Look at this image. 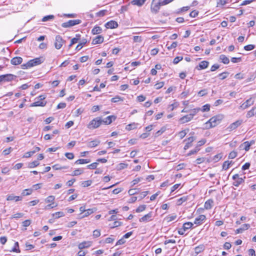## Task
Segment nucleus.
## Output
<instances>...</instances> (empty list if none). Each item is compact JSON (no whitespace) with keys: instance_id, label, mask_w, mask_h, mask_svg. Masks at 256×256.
Segmentation results:
<instances>
[{"instance_id":"obj_63","label":"nucleus","mask_w":256,"mask_h":256,"mask_svg":"<svg viewBox=\"0 0 256 256\" xmlns=\"http://www.w3.org/2000/svg\"><path fill=\"white\" fill-rule=\"evenodd\" d=\"M100 235V230H96L93 232V236L95 238H98Z\"/></svg>"},{"instance_id":"obj_31","label":"nucleus","mask_w":256,"mask_h":256,"mask_svg":"<svg viewBox=\"0 0 256 256\" xmlns=\"http://www.w3.org/2000/svg\"><path fill=\"white\" fill-rule=\"evenodd\" d=\"M102 31V29L100 26H94L92 30V33L94 34H100Z\"/></svg>"},{"instance_id":"obj_51","label":"nucleus","mask_w":256,"mask_h":256,"mask_svg":"<svg viewBox=\"0 0 256 256\" xmlns=\"http://www.w3.org/2000/svg\"><path fill=\"white\" fill-rule=\"evenodd\" d=\"M92 181L90 180L84 181L82 182V186L83 187H88L91 185Z\"/></svg>"},{"instance_id":"obj_9","label":"nucleus","mask_w":256,"mask_h":256,"mask_svg":"<svg viewBox=\"0 0 256 256\" xmlns=\"http://www.w3.org/2000/svg\"><path fill=\"white\" fill-rule=\"evenodd\" d=\"M254 99L252 98H250L248 100H246L240 106V108H241L242 110L246 109L250 107V106H252L254 104Z\"/></svg>"},{"instance_id":"obj_6","label":"nucleus","mask_w":256,"mask_h":256,"mask_svg":"<svg viewBox=\"0 0 256 256\" xmlns=\"http://www.w3.org/2000/svg\"><path fill=\"white\" fill-rule=\"evenodd\" d=\"M81 20H70L66 22H64L62 24L63 28H69L80 24Z\"/></svg>"},{"instance_id":"obj_20","label":"nucleus","mask_w":256,"mask_h":256,"mask_svg":"<svg viewBox=\"0 0 256 256\" xmlns=\"http://www.w3.org/2000/svg\"><path fill=\"white\" fill-rule=\"evenodd\" d=\"M192 119V116L189 114L181 118L180 119V122L182 124H184L190 121Z\"/></svg>"},{"instance_id":"obj_49","label":"nucleus","mask_w":256,"mask_h":256,"mask_svg":"<svg viewBox=\"0 0 256 256\" xmlns=\"http://www.w3.org/2000/svg\"><path fill=\"white\" fill-rule=\"evenodd\" d=\"M24 216V214L21 212L16 213L14 214H13L11 218H22Z\"/></svg>"},{"instance_id":"obj_54","label":"nucleus","mask_w":256,"mask_h":256,"mask_svg":"<svg viewBox=\"0 0 256 256\" xmlns=\"http://www.w3.org/2000/svg\"><path fill=\"white\" fill-rule=\"evenodd\" d=\"M142 179V178H138L134 180L131 182L132 184V186H134L135 184L140 182Z\"/></svg>"},{"instance_id":"obj_32","label":"nucleus","mask_w":256,"mask_h":256,"mask_svg":"<svg viewBox=\"0 0 256 256\" xmlns=\"http://www.w3.org/2000/svg\"><path fill=\"white\" fill-rule=\"evenodd\" d=\"M188 199V196H184L177 200L176 204L178 206L182 204L186 201Z\"/></svg>"},{"instance_id":"obj_10","label":"nucleus","mask_w":256,"mask_h":256,"mask_svg":"<svg viewBox=\"0 0 256 256\" xmlns=\"http://www.w3.org/2000/svg\"><path fill=\"white\" fill-rule=\"evenodd\" d=\"M206 216L204 215L201 214L198 216L196 217L194 221V224L197 225H200L202 224L206 220Z\"/></svg>"},{"instance_id":"obj_57","label":"nucleus","mask_w":256,"mask_h":256,"mask_svg":"<svg viewBox=\"0 0 256 256\" xmlns=\"http://www.w3.org/2000/svg\"><path fill=\"white\" fill-rule=\"evenodd\" d=\"M65 156L69 160H72L74 158V154L72 152H66Z\"/></svg>"},{"instance_id":"obj_8","label":"nucleus","mask_w":256,"mask_h":256,"mask_svg":"<svg viewBox=\"0 0 256 256\" xmlns=\"http://www.w3.org/2000/svg\"><path fill=\"white\" fill-rule=\"evenodd\" d=\"M232 178L234 180V182H233V185L238 187L241 184L244 182V178H245V176H244L243 178H240L238 174H236L232 176Z\"/></svg>"},{"instance_id":"obj_55","label":"nucleus","mask_w":256,"mask_h":256,"mask_svg":"<svg viewBox=\"0 0 256 256\" xmlns=\"http://www.w3.org/2000/svg\"><path fill=\"white\" fill-rule=\"evenodd\" d=\"M84 212L85 213L83 216V217H86L90 215V214L94 212V210L92 209H88L87 210H86Z\"/></svg>"},{"instance_id":"obj_46","label":"nucleus","mask_w":256,"mask_h":256,"mask_svg":"<svg viewBox=\"0 0 256 256\" xmlns=\"http://www.w3.org/2000/svg\"><path fill=\"white\" fill-rule=\"evenodd\" d=\"M146 208V206L144 204L140 206L136 210V212H140L144 211Z\"/></svg>"},{"instance_id":"obj_27","label":"nucleus","mask_w":256,"mask_h":256,"mask_svg":"<svg viewBox=\"0 0 256 256\" xmlns=\"http://www.w3.org/2000/svg\"><path fill=\"white\" fill-rule=\"evenodd\" d=\"M100 144V141L99 140H95L92 141H90L88 143V146L89 148H94L98 146Z\"/></svg>"},{"instance_id":"obj_38","label":"nucleus","mask_w":256,"mask_h":256,"mask_svg":"<svg viewBox=\"0 0 256 256\" xmlns=\"http://www.w3.org/2000/svg\"><path fill=\"white\" fill-rule=\"evenodd\" d=\"M204 250V246L203 245H200L195 248L194 252L196 254H198L200 252Z\"/></svg>"},{"instance_id":"obj_58","label":"nucleus","mask_w":256,"mask_h":256,"mask_svg":"<svg viewBox=\"0 0 256 256\" xmlns=\"http://www.w3.org/2000/svg\"><path fill=\"white\" fill-rule=\"evenodd\" d=\"M254 47H255L254 46L253 44H248V45L244 47V49L246 50H251L254 49Z\"/></svg>"},{"instance_id":"obj_45","label":"nucleus","mask_w":256,"mask_h":256,"mask_svg":"<svg viewBox=\"0 0 256 256\" xmlns=\"http://www.w3.org/2000/svg\"><path fill=\"white\" fill-rule=\"evenodd\" d=\"M52 168L55 170H59L62 169H67L68 168V166H60L58 164H54L52 166Z\"/></svg>"},{"instance_id":"obj_47","label":"nucleus","mask_w":256,"mask_h":256,"mask_svg":"<svg viewBox=\"0 0 256 256\" xmlns=\"http://www.w3.org/2000/svg\"><path fill=\"white\" fill-rule=\"evenodd\" d=\"M98 163V162H93L87 166V168L90 170H94L96 168Z\"/></svg>"},{"instance_id":"obj_4","label":"nucleus","mask_w":256,"mask_h":256,"mask_svg":"<svg viewBox=\"0 0 256 256\" xmlns=\"http://www.w3.org/2000/svg\"><path fill=\"white\" fill-rule=\"evenodd\" d=\"M163 6L162 4V2L160 0H152L151 6L150 10L153 14H157L160 9V6Z\"/></svg>"},{"instance_id":"obj_14","label":"nucleus","mask_w":256,"mask_h":256,"mask_svg":"<svg viewBox=\"0 0 256 256\" xmlns=\"http://www.w3.org/2000/svg\"><path fill=\"white\" fill-rule=\"evenodd\" d=\"M208 64L209 62L208 61L203 60L199 64L198 66L196 67V68L199 70L205 69L208 67Z\"/></svg>"},{"instance_id":"obj_23","label":"nucleus","mask_w":256,"mask_h":256,"mask_svg":"<svg viewBox=\"0 0 256 256\" xmlns=\"http://www.w3.org/2000/svg\"><path fill=\"white\" fill-rule=\"evenodd\" d=\"M214 204L213 200L210 199L206 200L204 204V208L206 210H210L212 208Z\"/></svg>"},{"instance_id":"obj_64","label":"nucleus","mask_w":256,"mask_h":256,"mask_svg":"<svg viewBox=\"0 0 256 256\" xmlns=\"http://www.w3.org/2000/svg\"><path fill=\"white\" fill-rule=\"evenodd\" d=\"M206 94H207V90H205V89L201 90L198 92V95L200 96H204L206 95Z\"/></svg>"},{"instance_id":"obj_16","label":"nucleus","mask_w":256,"mask_h":256,"mask_svg":"<svg viewBox=\"0 0 256 256\" xmlns=\"http://www.w3.org/2000/svg\"><path fill=\"white\" fill-rule=\"evenodd\" d=\"M118 26V23L114 20H110L105 24V26L107 28H114Z\"/></svg>"},{"instance_id":"obj_39","label":"nucleus","mask_w":256,"mask_h":256,"mask_svg":"<svg viewBox=\"0 0 256 256\" xmlns=\"http://www.w3.org/2000/svg\"><path fill=\"white\" fill-rule=\"evenodd\" d=\"M76 38H74L72 39V40L70 41V43L68 46L69 48L71 47L73 44L76 43L78 42V40H79L80 36L76 35Z\"/></svg>"},{"instance_id":"obj_5","label":"nucleus","mask_w":256,"mask_h":256,"mask_svg":"<svg viewBox=\"0 0 256 256\" xmlns=\"http://www.w3.org/2000/svg\"><path fill=\"white\" fill-rule=\"evenodd\" d=\"M64 43L65 40L62 39L61 36L57 35L56 36L54 44L56 49L60 50Z\"/></svg>"},{"instance_id":"obj_53","label":"nucleus","mask_w":256,"mask_h":256,"mask_svg":"<svg viewBox=\"0 0 256 256\" xmlns=\"http://www.w3.org/2000/svg\"><path fill=\"white\" fill-rule=\"evenodd\" d=\"M237 156V152L235 151L231 152L228 154V158L233 159Z\"/></svg>"},{"instance_id":"obj_56","label":"nucleus","mask_w":256,"mask_h":256,"mask_svg":"<svg viewBox=\"0 0 256 256\" xmlns=\"http://www.w3.org/2000/svg\"><path fill=\"white\" fill-rule=\"evenodd\" d=\"M200 150V148H198V146H196V148H194V149L190 150V152L188 154V156H190V155H192V154H196Z\"/></svg>"},{"instance_id":"obj_60","label":"nucleus","mask_w":256,"mask_h":256,"mask_svg":"<svg viewBox=\"0 0 256 256\" xmlns=\"http://www.w3.org/2000/svg\"><path fill=\"white\" fill-rule=\"evenodd\" d=\"M56 206H57V204H54V202H52V204H48L46 206L45 209L46 210H48V209H50V208H54L56 207Z\"/></svg>"},{"instance_id":"obj_2","label":"nucleus","mask_w":256,"mask_h":256,"mask_svg":"<svg viewBox=\"0 0 256 256\" xmlns=\"http://www.w3.org/2000/svg\"><path fill=\"white\" fill-rule=\"evenodd\" d=\"M222 115H218L212 117L206 122V125L209 124L208 128L215 127L223 119Z\"/></svg>"},{"instance_id":"obj_44","label":"nucleus","mask_w":256,"mask_h":256,"mask_svg":"<svg viewBox=\"0 0 256 256\" xmlns=\"http://www.w3.org/2000/svg\"><path fill=\"white\" fill-rule=\"evenodd\" d=\"M123 100V98L120 96H116L111 99V102H122Z\"/></svg>"},{"instance_id":"obj_13","label":"nucleus","mask_w":256,"mask_h":256,"mask_svg":"<svg viewBox=\"0 0 256 256\" xmlns=\"http://www.w3.org/2000/svg\"><path fill=\"white\" fill-rule=\"evenodd\" d=\"M152 212H150L140 218L139 221L140 222H148L152 220Z\"/></svg>"},{"instance_id":"obj_35","label":"nucleus","mask_w":256,"mask_h":256,"mask_svg":"<svg viewBox=\"0 0 256 256\" xmlns=\"http://www.w3.org/2000/svg\"><path fill=\"white\" fill-rule=\"evenodd\" d=\"M138 124L136 123H132L130 124H129L126 126V130H132L134 129L137 128Z\"/></svg>"},{"instance_id":"obj_34","label":"nucleus","mask_w":256,"mask_h":256,"mask_svg":"<svg viewBox=\"0 0 256 256\" xmlns=\"http://www.w3.org/2000/svg\"><path fill=\"white\" fill-rule=\"evenodd\" d=\"M232 163V161H225L222 164V169L224 170H227L230 168Z\"/></svg>"},{"instance_id":"obj_30","label":"nucleus","mask_w":256,"mask_h":256,"mask_svg":"<svg viewBox=\"0 0 256 256\" xmlns=\"http://www.w3.org/2000/svg\"><path fill=\"white\" fill-rule=\"evenodd\" d=\"M84 172V170L81 168H77L73 171L72 174H70L72 176H77L82 174Z\"/></svg>"},{"instance_id":"obj_26","label":"nucleus","mask_w":256,"mask_h":256,"mask_svg":"<svg viewBox=\"0 0 256 256\" xmlns=\"http://www.w3.org/2000/svg\"><path fill=\"white\" fill-rule=\"evenodd\" d=\"M253 116H256V107L253 108L252 110H249L246 114V118H250Z\"/></svg>"},{"instance_id":"obj_33","label":"nucleus","mask_w":256,"mask_h":256,"mask_svg":"<svg viewBox=\"0 0 256 256\" xmlns=\"http://www.w3.org/2000/svg\"><path fill=\"white\" fill-rule=\"evenodd\" d=\"M220 58L222 62L224 64H228L229 63V59L224 54H222L220 56Z\"/></svg>"},{"instance_id":"obj_12","label":"nucleus","mask_w":256,"mask_h":256,"mask_svg":"<svg viewBox=\"0 0 256 256\" xmlns=\"http://www.w3.org/2000/svg\"><path fill=\"white\" fill-rule=\"evenodd\" d=\"M6 200L8 201H12L14 200L15 202H18L22 200V197L20 196H15L14 194H9L6 196Z\"/></svg>"},{"instance_id":"obj_7","label":"nucleus","mask_w":256,"mask_h":256,"mask_svg":"<svg viewBox=\"0 0 256 256\" xmlns=\"http://www.w3.org/2000/svg\"><path fill=\"white\" fill-rule=\"evenodd\" d=\"M242 122V120H238L235 122L231 124L227 128L226 130L230 132L236 129Z\"/></svg>"},{"instance_id":"obj_25","label":"nucleus","mask_w":256,"mask_h":256,"mask_svg":"<svg viewBox=\"0 0 256 256\" xmlns=\"http://www.w3.org/2000/svg\"><path fill=\"white\" fill-rule=\"evenodd\" d=\"M115 119L116 117L114 116H108L106 118L105 120H102V122L106 124H110L113 120H115Z\"/></svg>"},{"instance_id":"obj_43","label":"nucleus","mask_w":256,"mask_h":256,"mask_svg":"<svg viewBox=\"0 0 256 256\" xmlns=\"http://www.w3.org/2000/svg\"><path fill=\"white\" fill-rule=\"evenodd\" d=\"M127 166V164L124 163H120L117 166L116 169L120 170L126 168Z\"/></svg>"},{"instance_id":"obj_15","label":"nucleus","mask_w":256,"mask_h":256,"mask_svg":"<svg viewBox=\"0 0 256 256\" xmlns=\"http://www.w3.org/2000/svg\"><path fill=\"white\" fill-rule=\"evenodd\" d=\"M92 245V242L90 241H84L78 245V248L80 250H82L84 248H88Z\"/></svg>"},{"instance_id":"obj_41","label":"nucleus","mask_w":256,"mask_h":256,"mask_svg":"<svg viewBox=\"0 0 256 256\" xmlns=\"http://www.w3.org/2000/svg\"><path fill=\"white\" fill-rule=\"evenodd\" d=\"M55 200V197L53 196H48V197H47L46 199H45V202H46V203H52V202H54V200Z\"/></svg>"},{"instance_id":"obj_21","label":"nucleus","mask_w":256,"mask_h":256,"mask_svg":"<svg viewBox=\"0 0 256 256\" xmlns=\"http://www.w3.org/2000/svg\"><path fill=\"white\" fill-rule=\"evenodd\" d=\"M250 227V225L249 224H244L242 226L236 230V234L242 233L244 230H246L249 228Z\"/></svg>"},{"instance_id":"obj_3","label":"nucleus","mask_w":256,"mask_h":256,"mask_svg":"<svg viewBox=\"0 0 256 256\" xmlns=\"http://www.w3.org/2000/svg\"><path fill=\"white\" fill-rule=\"evenodd\" d=\"M102 123V120L100 117H97L92 120L87 126L90 130H94L98 128Z\"/></svg>"},{"instance_id":"obj_28","label":"nucleus","mask_w":256,"mask_h":256,"mask_svg":"<svg viewBox=\"0 0 256 256\" xmlns=\"http://www.w3.org/2000/svg\"><path fill=\"white\" fill-rule=\"evenodd\" d=\"M146 2V0H133L131 2L133 5L141 6L145 3Z\"/></svg>"},{"instance_id":"obj_17","label":"nucleus","mask_w":256,"mask_h":256,"mask_svg":"<svg viewBox=\"0 0 256 256\" xmlns=\"http://www.w3.org/2000/svg\"><path fill=\"white\" fill-rule=\"evenodd\" d=\"M22 62V58L20 56H16L14 58H12L10 62L12 65H18L19 64H20Z\"/></svg>"},{"instance_id":"obj_50","label":"nucleus","mask_w":256,"mask_h":256,"mask_svg":"<svg viewBox=\"0 0 256 256\" xmlns=\"http://www.w3.org/2000/svg\"><path fill=\"white\" fill-rule=\"evenodd\" d=\"M34 154V152L30 151L26 152L23 156V158H28L32 156Z\"/></svg>"},{"instance_id":"obj_19","label":"nucleus","mask_w":256,"mask_h":256,"mask_svg":"<svg viewBox=\"0 0 256 256\" xmlns=\"http://www.w3.org/2000/svg\"><path fill=\"white\" fill-rule=\"evenodd\" d=\"M46 104V101H36L33 103H32L30 106L33 107V106H44Z\"/></svg>"},{"instance_id":"obj_1","label":"nucleus","mask_w":256,"mask_h":256,"mask_svg":"<svg viewBox=\"0 0 256 256\" xmlns=\"http://www.w3.org/2000/svg\"><path fill=\"white\" fill-rule=\"evenodd\" d=\"M42 62L43 60L42 58H36L29 60L26 64H22V69H28L34 66L40 64Z\"/></svg>"},{"instance_id":"obj_61","label":"nucleus","mask_w":256,"mask_h":256,"mask_svg":"<svg viewBox=\"0 0 256 256\" xmlns=\"http://www.w3.org/2000/svg\"><path fill=\"white\" fill-rule=\"evenodd\" d=\"M182 56H176V57L174 59V60H173V62L174 64H177L178 63L180 60H182Z\"/></svg>"},{"instance_id":"obj_52","label":"nucleus","mask_w":256,"mask_h":256,"mask_svg":"<svg viewBox=\"0 0 256 256\" xmlns=\"http://www.w3.org/2000/svg\"><path fill=\"white\" fill-rule=\"evenodd\" d=\"M11 252H20V250L18 249V242H16L14 244V248L12 250Z\"/></svg>"},{"instance_id":"obj_62","label":"nucleus","mask_w":256,"mask_h":256,"mask_svg":"<svg viewBox=\"0 0 256 256\" xmlns=\"http://www.w3.org/2000/svg\"><path fill=\"white\" fill-rule=\"evenodd\" d=\"M222 158V156L220 154H218L214 156L212 160L214 162H218Z\"/></svg>"},{"instance_id":"obj_36","label":"nucleus","mask_w":256,"mask_h":256,"mask_svg":"<svg viewBox=\"0 0 256 256\" xmlns=\"http://www.w3.org/2000/svg\"><path fill=\"white\" fill-rule=\"evenodd\" d=\"M193 226V224L191 222H186L183 224L182 228L186 231L190 228Z\"/></svg>"},{"instance_id":"obj_22","label":"nucleus","mask_w":256,"mask_h":256,"mask_svg":"<svg viewBox=\"0 0 256 256\" xmlns=\"http://www.w3.org/2000/svg\"><path fill=\"white\" fill-rule=\"evenodd\" d=\"M251 144H252L248 142H245L240 144V148L241 149L244 150L246 151H248L250 150V148Z\"/></svg>"},{"instance_id":"obj_40","label":"nucleus","mask_w":256,"mask_h":256,"mask_svg":"<svg viewBox=\"0 0 256 256\" xmlns=\"http://www.w3.org/2000/svg\"><path fill=\"white\" fill-rule=\"evenodd\" d=\"M52 215L55 218H60L64 216V214L62 212H58L53 214Z\"/></svg>"},{"instance_id":"obj_37","label":"nucleus","mask_w":256,"mask_h":256,"mask_svg":"<svg viewBox=\"0 0 256 256\" xmlns=\"http://www.w3.org/2000/svg\"><path fill=\"white\" fill-rule=\"evenodd\" d=\"M32 188L25 189L22 192V194L23 196H29L32 194Z\"/></svg>"},{"instance_id":"obj_42","label":"nucleus","mask_w":256,"mask_h":256,"mask_svg":"<svg viewBox=\"0 0 256 256\" xmlns=\"http://www.w3.org/2000/svg\"><path fill=\"white\" fill-rule=\"evenodd\" d=\"M40 163L38 160H34L32 162L28 164V167L29 168H34L36 166H38Z\"/></svg>"},{"instance_id":"obj_59","label":"nucleus","mask_w":256,"mask_h":256,"mask_svg":"<svg viewBox=\"0 0 256 256\" xmlns=\"http://www.w3.org/2000/svg\"><path fill=\"white\" fill-rule=\"evenodd\" d=\"M176 218V215L169 216L166 217V220L168 222L174 220Z\"/></svg>"},{"instance_id":"obj_11","label":"nucleus","mask_w":256,"mask_h":256,"mask_svg":"<svg viewBox=\"0 0 256 256\" xmlns=\"http://www.w3.org/2000/svg\"><path fill=\"white\" fill-rule=\"evenodd\" d=\"M196 140L195 137L190 136L187 139H186L184 140L186 141V143L184 146V150H187L192 146V142Z\"/></svg>"},{"instance_id":"obj_48","label":"nucleus","mask_w":256,"mask_h":256,"mask_svg":"<svg viewBox=\"0 0 256 256\" xmlns=\"http://www.w3.org/2000/svg\"><path fill=\"white\" fill-rule=\"evenodd\" d=\"M54 16L53 15L46 16H44L42 18V22H46L50 20H52V19H54Z\"/></svg>"},{"instance_id":"obj_29","label":"nucleus","mask_w":256,"mask_h":256,"mask_svg":"<svg viewBox=\"0 0 256 256\" xmlns=\"http://www.w3.org/2000/svg\"><path fill=\"white\" fill-rule=\"evenodd\" d=\"M90 162L89 159H79L75 162L76 164H82L89 163Z\"/></svg>"},{"instance_id":"obj_24","label":"nucleus","mask_w":256,"mask_h":256,"mask_svg":"<svg viewBox=\"0 0 256 256\" xmlns=\"http://www.w3.org/2000/svg\"><path fill=\"white\" fill-rule=\"evenodd\" d=\"M4 82H10L14 80L16 76L12 74H6L3 75Z\"/></svg>"},{"instance_id":"obj_18","label":"nucleus","mask_w":256,"mask_h":256,"mask_svg":"<svg viewBox=\"0 0 256 256\" xmlns=\"http://www.w3.org/2000/svg\"><path fill=\"white\" fill-rule=\"evenodd\" d=\"M104 38L102 36H98L92 40V44H100L103 42Z\"/></svg>"}]
</instances>
